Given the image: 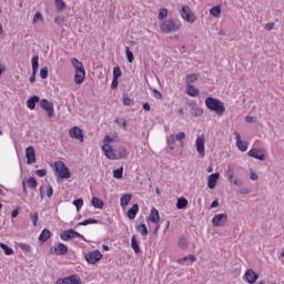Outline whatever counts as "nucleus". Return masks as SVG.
Segmentation results:
<instances>
[{
  "mask_svg": "<svg viewBox=\"0 0 284 284\" xmlns=\"http://www.w3.org/2000/svg\"><path fill=\"white\" fill-rule=\"evenodd\" d=\"M205 105L207 110H211V112H215L217 116H223V114H225V104L216 98H206Z\"/></svg>",
  "mask_w": 284,
  "mask_h": 284,
  "instance_id": "nucleus-1",
  "label": "nucleus"
},
{
  "mask_svg": "<svg viewBox=\"0 0 284 284\" xmlns=\"http://www.w3.org/2000/svg\"><path fill=\"white\" fill-rule=\"evenodd\" d=\"M55 168V176H59V179H70L71 173L70 169L63 163L62 161H58L54 163Z\"/></svg>",
  "mask_w": 284,
  "mask_h": 284,
  "instance_id": "nucleus-2",
  "label": "nucleus"
},
{
  "mask_svg": "<svg viewBox=\"0 0 284 284\" xmlns=\"http://www.w3.org/2000/svg\"><path fill=\"white\" fill-rule=\"evenodd\" d=\"M180 28H181V26H179V23H176L174 20H166V21L162 22L160 26L161 32H163L164 34L178 32V30H180Z\"/></svg>",
  "mask_w": 284,
  "mask_h": 284,
  "instance_id": "nucleus-3",
  "label": "nucleus"
},
{
  "mask_svg": "<svg viewBox=\"0 0 284 284\" xmlns=\"http://www.w3.org/2000/svg\"><path fill=\"white\" fill-rule=\"evenodd\" d=\"M40 106L45 110L49 119H54V103L50 102L48 99L40 100Z\"/></svg>",
  "mask_w": 284,
  "mask_h": 284,
  "instance_id": "nucleus-4",
  "label": "nucleus"
},
{
  "mask_svg": "<svg viewBox=\"0 0 284 284\" xmlns=\"http://www.w3.org/2000/svg\"><path fill=\"white\" fill-rule=\"evenodd\" d=\"M60 239H62V241H70L71 239H83V241H85V237L81 233H79L72 229H70L68 231H63L60 234Z\"/></svg>",
  "mask_w": 284,
  "mask_h": 284,
  "instance_id": "nucleus-5",
  "label": "nucleus"
},
{
  "mask_svg": "<svg viewBox=\"0 0 284 284\" xmlns=\"http://www.w3.org/2000/svg\"><path fill=\"white\" fill-rule=\"evenodd\" d=\"M102 258L103 254H101L99 250L92 251L85 255V261L90 263V265H97Z\"/></svg>",
  "mask_w": 284,
  "mask_h": 284,
  "instance_id": "nucleus-6",
  "label": "nucleus"
},
{
  "mask_svg": "<svg viewBox=\"0 0 284 284\" xmlns=\"http://www.w3.org/2000/svg\"><path fill=\"white\" fill-rule=\"evenodd\" d=\"M195 148L197 154L203 159L205 156V136L199 135L195 140Z\"/></svg>",
  "mask_w": 284,
  "mask_h": 284,
  "instance_id": "nucleus-7",
  "label": "nucleus"
},
{
  "mask_svg": "<svg viewBox=\"0 0 284 284\" xmlns=\"http://www.w3.org/2000/svg\"><path fill=\"white\" fill-rule=\"evenodd\" d=\"M214 227H225L227 224V214H216L212 219Z\"/></svg>",
  "mask_w": 284,
  "mask_h": 284,
  "instance_id": "nucleus-8",
  "label": "nucleus"
},
{
  "mask_svg": "<svg viewBox=\"0 0 284 284\" xmlns=\"http://www.w3.org/2000/svg\"><path fill=\"white\" fill-rule=\"evenodd\" d=\"M181 14L184 21H187L189 23H194L196 21V17H194V13H192L189 6L182 7Z\"/></svg>",
  "mask_w": 284,
  "mask_h": 284,
  "instance_id": "nucleus-9",
  "label": "nucleus"
},
{
  "mask_svg": "<svg viewBox=\"0 0 284 284\" xmlns=\"http://www.w3.org/2000/svg\"><path fill=\"white\" fill-rule=\"evenodd\" d=\"M55 284H81V277L77 274H73L69 277L58 278Z\"/></svg>",
  "mask_w": 284,
  "mask_h": 284,
  "instance_id": "nucleus-10",
  "label": "nucleus"
},
{
  "mask_svg": "<svg viewBox=\"0 0 284 284\" xmlns=\"http://www.w3.org/2000/svg\"><path fill=\"white\" fill-rule=\"evenodd\" d=\"M69 135L71 139H75L77 141H80V143H83L84 141V135H83V130L79 126H73L69 130Z\"/></svg>",
  "mask_w": 284,
  "mask_h": 284,
  "instance_id": "nucleus-11",
  "label": "nucleus"
},
{
  "mask_svg": "<svg viewBox=\"0 0 284 284\" xmlns=\"http://www.w3.org/2000/svg\"><path fill=\"white\" fill-rule=\"evenodd\" d=\"M247 156L251 159H257V161H265V150L254 148L247 152Z\"/></svg>",
  "mask_w": 284,
  "mask_h": 284,
  "instance_id": "nucleus-12",
  "label": "nucleus"
},
{
  "mask_svg": "<svg viewBox=\"0 0 284 284\" xmlns=\"http://www.w3.org/2000/svg\"><path fill=\"white\" fill-rule=\"evenodd\" d=\"M31 64L33 73L31 74L29 81L30 83H34V81H37V72L39 71V55H34L32 58Z\"/></svg>",
  "mask_w": 284,
  "mask_h": 284,
  "instance_id": "nucleus-13",
  "label": "nucleus"
},
{
  "mask_svg": "<svg viewBox=\"0 0 284 284\" xmlns=\"http://www.w3.org/2000/svg\"><path fill=\"white\" fill-rule=\"evenodd\" d=\"M26 158L28 165H32V163H37V153L34 151V146H29L26 149Z\"/></svg>",
  "mask_w": 284,
  "mask_h": 284,
  "instance_id": "nucleus-14",
  "label": "nucleus"
},
{
  "mask_svg": "<svg viewBox=\"0 0 284 284\" xmlns=\"http://www.w3.org/2000/svg\"><path fill=\"white\" fill-rule=\"evenodd\" d=\"M102 151L104 152V155L106 156V159H110L111 161H116V151L112 150V145L105 143L102 146Z\"/></svg>",
  "mask_w": 284,
  "mask_h": 284,
  "instance_id": "nucleus-15",
  "label": "nucleus"
},
{
  "mask_svg": "<svg viewBox=\"0 0 284 284\" xmlns=\"http://www.w3.org/2000/svg\"><path fill=\"white\" fill-rule=\"evenodd\" d=\"M244 278L247 283L250 284H254L256 283V281H258V274H256V272H254V270L248 268L245 274H244Z\"/></svg>",
  "mask_w": 284,
  "mask_h": 284,
  "instance_id": "nucleus-16",
  "label": "nucleus"
},
{
  "mask_svg": "<svg viewBox=\"0 0 284 284\" xmlns=\"http://www.w3.org/2000/svg\"><path fill=\"white\" fill-rule=\"evenodd\" d=\"M221 178L220 173H212L207 179V187L210 190H214L216 187V183H219V179Z\"/></svg>",
  "mask_w": 284,
  "mask_h": 284,
  "instance_id": "nucleus-17",
  "label": "nucleus"
},
{
  "mask_svg": "<svg viewBox=\"0 0 284 284\" xmlns=\"http://www.w3.org/2000/svg\"><path fill=\"white\" fill-rule=\"evenodd\" d=\"M85 81V68L75 70L74 82L81 85Z\"/></svg>",
  "mask_w": 284,
  "mask_h": 284,
  "instance_id": "nucleus-18",
  "label": "nucleus"
},
{
  "mask_svg": "<svg viewBox=\"0 0 284 284\" xmlns=\"http://www.w3.org/2000/svg\"><path fill=\"white\" fill-rule=\"evenodd\" d=\"M236 146L241 152H247V142L241 140V133L235 132Z\"/></svg>",
  "mask_w": 284,
  "mask_h": 284,
  "instance_id": "nucleus-19",
  "label": "nucleus"
},
{
  "mask_svg": "<svg viewBox=\"0 0 284 284\" xmlns=\"http://www.w3.org/2000/svg\"><path fill=\"white\" fill-rule=\"evenodd\" d=\"M37 103H41V98H39L38 95H32L27 101V108H29V110H34L37 108Z\"/></svg>",
  "mask_w": 284,
  "mask_h": 284,
  "instance_id": "nucleus-20",
  "label": "nucleus"
},
{
  "mask_svg": "<svg viewBox=\"0 0 284 284\" xmlns=\"http://www.w3.org/2000/svg\"><path fill=\"white\" fill-rule=\"evenodd\" d=\"M128 156V149L125 146H119L115 149V161L119 159H125Z\"/></svg>",
  "mask_w": 284,
  "mask_h": 284,
  "instance_id": "nucleus-21",
  "label": "nucleus"
},
{
  "mask_svg": "<svg viewBox=\"0 0 284 284\" xmlns=\"http://www.w3.org/2000/svg\"><path fill=\"white\" fill-rule=\"evenodd\" d=\"M54 253L57 256H63V254H68V246L63 243H59L58 246L54 247Z\"/></svg>",
  "mask_w": 284,
  "mask_h": 284,
  "instance_id": "nucleus-22",
  "label": "nucleus"
},
{
  "mask_svg": "<svg viewBox=\"0 0 284 284\" xmlns=\"http://www.w3.org/2000/svg\"><path fill=\"white\" fill-rule=\"evenodd\" d=\"M136 214H139V204H133V206L129 209L126 216L131 221H134V219H136Z\"/></svg>",
  "mask_w": 284,
  "mask_h": 284,
  "instance_id": "nucleus-23",
  "label": "nucleus"
},
{
  "mask_svg": "<svg viewBox=\"0 0 284 284\" xmlns=\"http://www.w3.org/2000/svg\"><path fill=\"white\" fill-rule=\"evenodd\" d=\"M149 221H151V223H159V221H161V216L159 215V210L154 207L151 210Z\"/></svg>",
  "mask_w": 284,
  "mask_h": 284,
  "instance_id": "nucleus-24",
  "label": "nucleus"
},
{
  "mask_svg": "<svg viewBox=\"0 0 284 284\" xmlns=\"http://www.w3.org/2000/svg\"><path fill=\"white\" fill-rule=\"evenodd\" d=\"M130 201H132V194L128 193L124 194L120 200L121 207L125 209L128 205H130Z\"/></svg>",
  "mask_w": 284,
  "mask_h": 284,
  "instance_id": "nucleus-25",
  "label": "nucleus"
},
{
  "mask_svg": "<svg viewBox=\"0 0 284 284\" xmlns=\"http://www.w3.org/2000/svg\"><path fill=\"white\" fill-rule=\"evenodd\" d=\"M131 247L135 252V254H141V246L139 245V241L136 240V235H133L131 239Z\"/></svg>",
  "mask_w": 284,
  "mask_h": 284,
  "instance_id": "nucleus-26",
  "label": "nucleus"
},
{
  "mask_svg": "<svg viewBox=\"0 0 284 284\" xmlns=\"http://www.w3.org/2000/svg\"><path fill=\"white\" fill-rule=\"evenodd\" d=\"M186 93L189 94V97H199L200 94L199 89H196L192 84H186Z\"/></svg>",
  "mask_w": 284,
  "mask_h": 284,
  "instance_id": "nucleus-27",
  "label": "nucleus"
},
{
  "mask_svg": "<svg viewBox=\"0 0 284 284\" xmlns=\"http://www.w3.org/2000/svg\"><path fill=\"white\" fill-rule=\"evenodd\" d=\"M50 236H51L50 230L44 229L39 236L40 243H45V241H48Z\"/></svg>",
  "mask_w": 284,
  "mask_h": 284,
  "instance_id": "nucleus-28",
  "label": "nucleus"
},
{
  "mask_svg": "<svg viewBox=\"0 0 284 284\" xmlns=\"http://www.w3.org/2000/svg\"><path fill=\"white\" fill-rule=\"evenodd\" d=\"M185 207H187V199H185V197L178 199L176 209L178 210H185Z\"/></svg>",
  "mask_w": 284,
  "mask_h": 284,
  "instance_id": "nucleus-29",
  "label": "nucleus"
},
{
  "mask_svg": "<svg viewBox=\"0 0 284 284\" xmlns=\"http://www.w3.org/2000/svg\"><path fill=\"white\" fill-rule=\"evenodd\" d=\"M91 203H92L93 207H97L98 210H103V202L101 199L92 197Z\"/></svg>",
  "mask_w": 284,
  "mask_h": 284,
  "instance_id": "nucleus-30",
  "label": "nucleus"
},
{
  "mask_svg": "<svg viewBox=\"0 0 284 284\" xmlns=\"http://www.w3.org/2000/svg\"><path fill=\"white\" fill-rule=\"evenodd\" d=\"M71 63H72L73 68H75V71L82 70L83 68H85V67H83V63L81 61H79V59H77V58H72Z\"/></svg>",
  "mask_w": 284,
  "mask_h": 284,
  "instance_id": "nucleus-31",
  "label": "nucleus"
},
{
  "mask_svg": "<svg viewBox=\"0 0 284 284\" xmlns=\"http://www.w3.org/2000/svg\"><path fill=\"white\" fill-rule=\"evenodd\" d=\"M210 14L216 18L221 17V6L212 7L210 10Z\"/></svg>",
  "mask_w": 284,
  "mask_h": 284,
  "instance_id": "nucleus-32",
  "label": "nucleus"
},
{
  "mask_svg": "<svg viewBox=\"0 0 284 284\" xmlns=\"http://www.w3.org/2000/svg\"><path fill=\"white\" fill-rule=\"evenodd\" d=\"M199 79V75L196 73L193 74H189L186 75V85H192V83H194V81H196Z\"/></svg>",
  "mask_w": 284,
  "mask_h": 284,
  "instance_id": "nucleus-33",
  "label": "nucleus"
},
{
  "mask_svg": "<svg viewBox=\"0 0 284 284\" xmlns=\"http://www.w3.org/2000/svg\"><path fill=\"white\" fill-rule=\"evenodd\" d=\"M39 21H41V23H43V14L40 11H37L36 14L33 16V20H32L33 26L39 23Z\"/></svg>",
  "mask_w": 284,
  "mask_h": 284,
  "instance_id": "nucleus-34",
  "label": "nucleus"
},
{
  "mask_svg": "<svg viewBox=\"0 0 284 284\" xmlns=\"http://www.w3.org/2000/svg\"><path fill=\"white\" fill-rule=\"evenodd\" d=\"M0 247H1V250L4 251V254L7 256H11V254H14V251L11 247H9L8 245H6L4 243H0Z\"/></svg>",
  "mask_w": 284,
  "mask_h": 284,
  "instance_id": "nucleus-35",
  "label": "nucleus"
},
{
  "mask_svg": "<svg viewBox=\"0 0 284 284\" xmlns=\"http://www.w3.org/2000/svg\"><path fill=\"white\" fill-rule=\"evenodd\" d=\"M138 232H140V234H142L143 236H148L149 232H148V226L145 224H140L136 226Z\"/></svg>",
  "mask_w": 284,
  "mask_h": 284,
  "instance_id": "nucleus-36",
  "label": "nucleus"
},
{
  "mask_svg": "<svg viewBox=\"0 0 284 284\" xmlns=\"http://www.w3.org/2000/svg\"><path fill=\"white\" fill-rule=\"evenodd\" d=\"M125 54L129 63H134V53L130 51V47L125 48Z\"/></svg>",
  "mask_w": 284,
  "mask_h": 284,
  "instance_id": "nucleus-37",
  "label": "nucleus"
},
{
  "mask_svg": "<svg viewBox=\"0 0 284 284\" xmlns=\"http://www.w3.org/2000/svg\"><path fill=\"white\" fill-rule=\"evenodd\" d=\"M226 176L229 181H232L234 179V166L232 165L227 166Z\"/></svg>",
  "mask_w": 284,
  "mask_h": 284,
  "instance_id": "nucleus-38",
  "label": "nucleus"
},
{
  "mask_svg": "<svg viewBox=\"0 0 284 284\" xmlns=\"http://www.w3.org/2000/svg\"><path fill=\"white\" fill-rule=\"evenodd\" d=\"M97 223H99V220L89 219V220H84L83 222L78 223V225H93Z\"/></svg>",
  "mask_w": 284,
  "mask_h": 284,
  "instance_id": "nucleus-39",
  "label": "nucleus"
},
{
  "mask_svg": "<svg viewBox=\"0 0 284 284\" xmlns=\"http://www.w3.org/2000/svg\"><path fill=\"white\" fill-rule=\"evenodd\" d=\"M165 17H168V9H165V8L160 9L158 19L160 21H163V19H165Z\"/></svg>",
  "mask_w": 284,
  "mask_h": 284,
  "instance_id": "nucleus-40",
  "label": "nucleus"
},
{
  "mask_svg": "<svg viewBox=\"0 0 284 284\" xmlns=\"http://www.w3.org/2000/svg\"><path fill=\"white\" fill-rule=\"evenodd\" d=\"M114 179H123V168L113 171Z\"/></svg>",
  "mask_w": 284,
  "mask_h": 284,
  "instance_id": "nucleus-41",
  "label": "nucleus"
},
{
  "mask_svg": "<svg viewBox=\"0 0 284 284\" xmlns=\"http://www.w3.org/2000/svg\"><path fill=\"white\" fill-rule=\"evenodd\" d=\"M179 246L181 247V250H187V240H185V237H180Z\"/></svg>",
  "mask_w": 284,
  "mask_h": 284,
  "instance_id": "nucleus-42",
  "label": "nucleus"
},
{
  "mask_svg": "<svg viewBox=\"0 0 284 284\" xmlns=\"http://www.w3.org/2000/svg\"><path fill=\"white\" fill-rule=\"evenodd\" d=\"M34 174H36L37 176H40V179H43V176H47V175H48V170H45V169L36 170V171H34Z\"/></svg>",
  "mask_w": 284,
  "mask_h": 284,
  "instance_id": "nucleus-43",
  "label": "nucleus"
},
{
  "mask_svg": "<svg viewBox=\"0 0 284 284\" xmlns=\"http://www.w3.org/2000/svg\"><path fill=\"white\" fill-rule=\"evenodd\" d=\"M30 220L32 221L33 225L37 226V223H39V212L30 214Z\"/></svg>",
  "mask_w": 284,
  "mask_h": 284,
  "instance_id": "nucleus-44",
  "label": "nucleus"
},
{
  "mask_svg": "<svg viewBox=\"0 0 284 284\" xmlns=\"http://www.w3.org/2000/svg\"><path fill=\"white\" fill-rule=\"evenodd\" d=\"M73 205L77 207V211L81 210L83 207V199H78L73 201Z\"/></svg>",
  "mask_w": 284,
  "mask_h": 284,
  "instance_id": "nucleus-45",
  "label": "nucleus"
},
{
  "mask_svg": "<svg viewBox=\"0 0 284 284\" xmlns=\"http://www.w3.org/2000/svg\"><path fill=\"white\" fill-rule=\"evenodd\" d=\"M55 8L58 10H64L65 9V2L63 0H55Z\"/></svg>",
  "mask_w": 284,
  "mask_h": 284,
  "instance_id": "nucleus-46",
  "label": "nucleus"
},
{
  "mask_svg": "<svg viewBox=\"0 0 284 284\" xmlns=\"http://www.w3.org/2000/svg\"><path fill=\"white\" fill-rule=\"evenodd\" d=\"M121 68L120 67H114L113 69V79H119L121 77Z\"/></svg>",
  "mask_w": 284,
  "mask_h": 284,
  "instance_id": "nucleus-47",
  "label": "nucleus"
},
{
  "mask_svg": "<svg viewBox=\"0 0 284 284\" xmlns=\"http://www.w3.org/2000/svg\"><path fill=\"white\" fill-rule=\"evenodd\" d=\"M28 185H29V187H31L32 190H34V187H37V185H38L37 179L30 178V179L28 180Z\"/></svg>",
  "mask_w": 284,
  "mask_h": 284,
  "instance_id": "nucleus-48",
  "label": "nucleus"
},
{
  "mask_svg": "<svg viewBox=\"0 0 284 284\" xmlns=\"http://www.w3.org/2000/svg\"><path fill=\"white\" fill-rule=\"evenodd\" d=\"M115 123L119 124L121 128H126V125H128V122L123 118H118L115 120Z\"/></svg>",
  "mask_w": 284,
  "mask_h": 284,
  "instance_id": "nucleus-49",
  "label": "nucleus"
},
{
  "mask_svg": "<svg viewBox=\"0 0 284 284\" xmlns=\"http://www.w3.org/2000/svg\"><path fill=\"white\" fill-rule=\"evenodd\" d=\"M230 183H233V185H236L237 187H243V181L233 178L232 181H230Z\"/></svg>",
  "mask_w": 284,
  "mask_h": 284,
  "instance_id": "nucleus-50",
  "label": "nucleus"
},
{
  "mask_svg": "<svg viewBox=\"0 0 284 284\" xmlns=\"http://www.w3.org/2000/svg\"><path fill=\"white\" fill-rule=\"evenodd\" d=\"M49 72H48V67H44L40 70V77L41 79H45L48 77Z\"/></svg>",
  "mask_w": 284,
  "mask_h": 284,
  "instance_id": "nucleus-51",
  "label": "nucleus"
},
{
  "mask_svg": "<svg viewBox=\"0 0 284 284\" xmlns=\"http://www.w3.org/2000/svg\"><path fill=\"white\" fill-rule=\"evenodd\" d=\"M176 143V135L172 134L168 139V145H174Z\"/></svg>",
  "mask_w": 284,
  "mask_h": 284,
  "instance_id": "nucleus-52",
  "label": "nucleus"
},
{
  "mask_svg": "<svg viewBox=\"0 0 284 284\" xmlns=\"http://www.w3.org/2000/svg\"><path fill=\"white\" fill-rule=\"evenodd\" d=\"M52 194H54V190L52 189L51 185L47 186V196L48 199H52Z\"/></svg>",
  "mask_w": 284,
  "mask_h": 284,
  "instance_id": "nucleus-53",
  "label": "nucleus"
},
{
  "mask_svg": "<svg viewBox=\"0 0 284 284\" xmlns=\"http://www.w3.org/2000/svg\"><path fill=\"white\" fill-rule=\"evenodd\" d=\"M65 20V18L58 16L54 19V23H57V26H61L63 23V21Z\"/></svg>",
  "mask_w": 284,
  "mask_h": 284,
  "instance_id": "nucleus-54",
  "label": "nucleus"
},
{
  "mask_svg": "<svg viewBox=\"0 0 284 284\" xmlns=\"http://www.w3.org/2000/svg\"><path fill=\"white\" fill-rule=\"evenodd\" d=\"M185 132H180L175 134V139L176 141H183V139H185Z\"/></svg>",
  "mask_w": 284,
  "mask_h": 284,
  "instance_id": "nucleus-55",
  "label": "nucleus"
},
{
  "mask_svg": "<svg viewBox=\"0 0 284 284\" xmlns=\"http://www.w3.org/2000/svg\"><path fill=\"white\" fill-rule=\"evenodd\" d=\"M115 88H119V79L113 78L111 83V90H115Z\"/></svg>",
  "mask_w": 284,
  "mask_h": 284,
  "instance_id": "nucleus-56",
  "label": "nucleus"
},
{
  "mask_svg": "<svg viewBox=\"0 0 284 284\" xmlns=\"http://www.w3.org/2000/svg\"><path fill=\"white\" fill-rule=\"evenodd\" d=\"M123 105H132V100L128 97H123Z\"/></svg>",
  "mask_w": 284,
  "mask_h": 284,
  "instance_id": "nucleus-57",
  "label": "nucleus"
},
{
  "mask_svg": "<svg viewBox=\"0 0 284 284\" xmlns=\"http://www.w3.org/2000/svg\"><path fill=\"white\" fill-rule=\"evenodd\" d=\"M19 247L23 250V252H30L31 247L28 244H19Z\"/></svg>",
  "mask_w": 284,
  "mask_h": 284,
  "instance_id": "nucleus-58",
  "label": "nucleus"
},
{
  "mask_svg": "<svg viewBox=\"0 0 284 284\" xmlns=\"http://www.w3.org/2000/svg\"><path fill=\"white\" fill-rule=\"evenodd\" d=\"M113 141H114V139H112L110 135H105V138H104V145H105V143L108 145H110V143H112Z\"/></svg>",
  "mask_w": 284,
  "mask_h": 284,
  "instance_id": "nucleus-59",
  "label": "nucleus"
},
{
  "mask_svg": "<svg viewBox=\"0 0 284 284\" xmlns=\"http://www.w3.org/2000/svg\"><path fill=\"white\" fill-rule=\"evenodd\" d=\"M250 179H251V181H258V174H256L255 172L251 171Z\"/></svg>",
  "mask_w": 284,
  "mask_h": 284,
  "instance_id": "nucleus-60",
  "label": "nucleus"
},
{
  "mask_svg": "<svg viewBox=\"0 0 284 284\" xmlns=\"http://www.w3.org/2000/svg\"><path fill=\"white\" fill-rule=\"evenodd\" d=\"M153 93H154L155 99H163V94L161 92H159V90L154 89Z\"/></svg>",
  "mask_w": 284,
  "mask_h": 284,
  "instance_id": "nucleus-61",
  "label": "nucleus"
},
{
  "mask_svg": "<svg viewBox=\"0 0 284 284\" xmlns=\"http://www.w3.org/2000/svg\"><path fill=\"white\" fill-rule=\"evenodd\" d=\"M250 192H251V190L247 187L240 190V194H250Z\"/></svg>",
  "mask_w": 284,
  "mask_h": 284,
  "instance_id": "nucleus-62",
  "label": "nucleus"
},
{
  "mask_svg": "<svg viewBox=\"0 0 284 284\" xmlns=\"http://www.w3.org/2000/svg\"><path fill=\"white\" fill-rule=\"evenodd\" d=\"M214 207H219V200L212 202L211 210H214Z\"/></svg>",
  "mask_w": 284,
  "mask_h": 284,
  "instance_id": "nucleus-63",
  "label": "nucleus"
},
{
  "mask_svg": "<svg viewBox=\"0 0 284 284\" xmlns=\"http://www.w3.org/2000/svg\"><path fill=\"white\" fill-rule=\"evenodd\" d=\"M265 29L266 30H274V23H267L266 26H265Z\"/></svg>",
  "mask_w": 284,
  "mask_h": 284,
  "instance_id": "nucleus-64",
  "label": "nucleus"
}]
</instances>
